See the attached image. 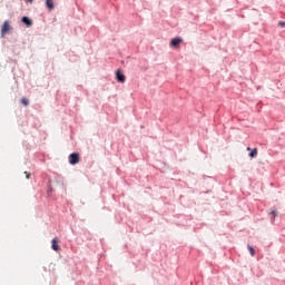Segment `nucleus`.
I'll use <instances>...</instances> for the list:
<instances>
[{
  "label": "nucleus",
  "mask_w": 285,
  "mask_h": 285,
  "mask_svg": "<svg viewBox=\"0 0 285 285\" xmlns=\"http://www.w3.org/2000/svg\"><path fill=\"white\" fill-rule=\"evenodd\" d=\"M24 175H27V179H30V173L24 171Z\"/></svg>",
  "instance_id": "13"
},
{
  "label": "nucleus",
  "mask_w": 285,
  "mask_h": 285,
  "mask_svg": "<svg viewBox=\"0 0 285 285\" xmlns=\"http://www.w3.org/2000/svg\"><path fill=\"white\" fill-rule=\"evenodd\" d=\"M11 27L9 24L8 20L3 21V24L1 27V37H4L9 31H10Z\"/></svg>",
  "instance_id": "2"
},
{
  "label": "nucleus",
  "mask_w": 285,
  "mask_h": 285,
  "mask_svg": "<svg viewBox=\"0 0 285 285\" xmlns=\"http://www.w3.org/2000/svg\"><path fill=\"white\" fill-rule=\"evenodd\" d=\"M58 242H59L58 238H53L52 239V249L55 252H59L60 250V246H59Z\"/></svg>",
  "instance_id": "5"
},
{
  "label": "nucleus",
  "mask_w": 285,
  "mask_h": 285,
  "mask_svg": "<svg viewBox=\"0 0 285 285\" xmlns=\"http://www.w3.org/2000/svg\"><path fill=\"white\" fill-rule=\"evenodd\" d=\"M21 21L28 27L32 26V21L28 17H22Z\"/></svg>",
  "instance_id": "7"
},
{
  "label": "nucleus",
  "mask_w": 285,
  "mask_h": 285,
  "mask_svg": "<svg viewBox=\"0 0 285 285\" xmlns=\"http://www.w3.org/2000/svg\"><path fill=\"white\" fill-rule=\"evenodd\" d=\"M80 163V155L79 154H70L69 155V164L77 165Z\"/></svg>",
  "instance_id": "1"
},
{
  "label": "nucleus",
  "mask_w": 285,
  "mask_h": 285,
  "mask_svg": "<svg viewBox=\"0 0 285 285\" xmlns=\"http://www.w3.org/2000/svg\"><path fill=\"white\" fill-rule=\"evenodd\" d=\"M278 26H279L281 28H285V21H279V22H278Z\"/></svg>",
  "instance_id": "11"
},
{
  "label": "nucleus",
  "mask_w": 285,
  "mask_h": 285,
  "mask_svg": "<svg viewBox=\"0 0 285 285\" xmlns=\"http://www.w3.org/2000/svg\"><path fill=\"white\" fill-rule=\"evenodd\" d=\"M184 39L183 38H173L170 41V47L171 48H179V46L183 43Z\"/></svg>",
  "instance_id": "3"
},
{
  "label": "nucleus",
  "mask_w": 285,
  "mask_h": 285,
  "mask_svg": "<svg viewBox=\"0 0 285 285\" xmlns=\"http://www.w3.org/2000/svg\"><path fill=\"white\" fill-rule=\"evenodd\" d=\"M247 150L250 151L252 149L248 147Z\"/></svg>",
  "instance_id": "14"
},
{
  "label": "nucleus",
  "mask_w": 285,
  "mask_h": 285,
  "mask_svg": "<svg viewBox=\"0 0 285 285\" xmlns=\"http://www.w3.org/2000/svg\"><path fill=\"white\" fill-rule=\"evenodd\" d=\"M273 214V219L275 218V216H277V212L276 210H272Z\"/></svg>",
  "instance_id": "12"
},
{
  "label": "nucleus",
  "mask_w": 285,
  "mask_h": 285,
  "mask_svg": "<svg viewBox=\"0 0 285 285\" xmlns=\"http://www.w3.org/2000/svg\"><path fill=\"white\" fill-rule=\"evenodd\" d=\"M248 249L250 252L252 257H254L255 256V249L250 246H248Z\"/></svg>",
  "instance_id": "10"
},
{
  "label": "nucleus",
  "mask_w": 285,
  "mask_h": 285,
  "mask_svg": "<svg viewBox=\"0 0 285 285\" xmlns=\"http://www.w3.org/2000/svg\"><path fill=\"white\" fill-rule=\"evenodd\" d=\"M20 102L22 106H29V99L28 98H21Z\"/></svg>",
  "instance_id": "9"
},
{
  "label": "nucleus",
  "mask_w": 285,
  "mask_h": 285,
  "mask_svg": "<svg viewBox=\"0 0 285 285\" xmlns=\"http://www.w3.org/2000/svg\"><path fill=\"white\" fill-rule=\"evenodd\" d=\"M116 79L120 83H125L126 81V76L121 72V70H117L116 72Z\"/></svg>",
  "instance_id": "4"
},
{
  "label": "nucleus",
  "mask_w": 285,
  "mask_h": 285,
  "mask_svg": "<svg viewBox=\"0 0 285 285\" xmlns=\"http://www.w3.org/2000/svg\"><path fill=\"white\" fill-rule=\"evenodd\" d=\"M45 4L47 6L48 10H53L55 8L53 0H46Z\"/></svg>",
  "instance_id": "6"
},
{
  "label": "nucleus",
  "mask_w": 285,
  "mask_h": 285,
  "mask_svg": "<svg viewBox=\"0 0 285 285\" xmlns=\"http://www.w3.org/2000/svg\"><path fill=\"white\" fill-rule=\"evenodd\" d=\"M257 155H258V149L255 148V149H253V150L250 151L249 157H250V158H255V157H257Z\"/></svg>",
  "instance_id": "8"
}]
</instances>
